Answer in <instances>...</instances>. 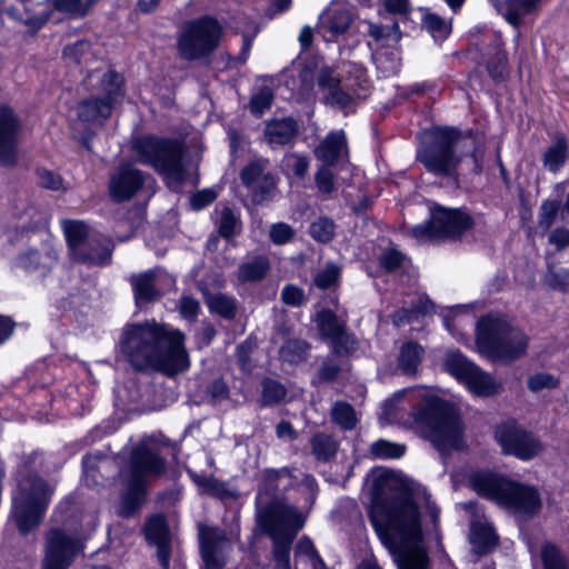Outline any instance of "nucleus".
Wrapping results in <instances>:
<instances>
[{
  "instance_id": "nucleus-1",
  "label": "nucleus",
  "mask_w": 569,
  "mask_h": 569,
  "mask_svg": "<svg viewBox=\"0 0 569 569\" xmlns=\"http://www.w3.org/2000/svg\"><path fill=\"white\" fill-rule=\"evenodd\" d=\"M369 519L398 569H430L418 507L400 481L381 479Z\"/></svg>"
},
{
  "instance_id": "nucleus-2",
  "label": "nucleus",
  "mask_w": 569,
  "mask_h": 569,
  "mask_svg": "<svg viewBox=\"0 0 569 569\" xmlns=\"http://www.w3.org/2000/svg\"><path fill=\"white\" fill-rule=\"evenodd\" d=\"M183 340L180 331L156 321L128 323L119 339V353L136 373L173 377L189 368Z\"/></svg>"
},
{
  "instance_id": "nucleus-3",
  "label": "nucleus",
  "mask_w": 569,
  "mask_h": 569,
  "mask_svg": "<svg viewBox=\"0 0 569 569\" xmlns=\"http://www.w3.org/2000/svg\"><path fill=\"white\" fill-rule=\"evenodd\" d=\"M476 346L488 360L511 363L527 355L529 337L505 317L489 313L477 321Z\"/></svg>"
},
{
  "instance_id": "nucleus-4",
  "label": "nucleus",
  "mask_w": 569,
  "mask_h": 569,
  "mask_svg": "<svg viewBox=\"0 0 569 569\" xmlns=\"http://www.w3.org/2000/svg\"><path fill=\"white\" fill-rule=\"evenodd\" d=\"M411 417L419 433L439 451L459 447L463 427L457 408L450 402L436 396L426 397L412 409Z\"/></svg>"
},
{
  "instance_id": "nucleus-5",
  "label": "nucleus",
  "mask_w": 569,
  "mask_h": 569,
  "mask_svg": "<svg viewBox=\"0 0 569 569\" xmlns=\"http://www.w3.org/2000/svg\"><path fill=\"white\" fill-rule=\"evenodd\" d=\"M470 482L478 495L496 501L515 513L531 518L541 508V498L535 487L512 481L490 471L475 472Z\"/></svg>"
},
{
  "instance_id": "nucleus-6",
  "label": "nucleus",
  "mask_w": 569,
  "mask_h": 569,
  "mask_svg": "<svg viewBox=\"0 0 569 569\" xmlns=\"http://www.w3.org/2000/svg\"><path fill=\"white\" fill-rule=\"evenodd\" d=\"M132 150L140 163L150 166L162 174L169 186H179L186 180L183 158L187 147L181 140L143 136L132 141Z\"/></svg>"
},
{
  "instance_id": "nucleus-7",
  "label": "nucleus",
  "mask_w": 569,
  "mask_h": 569,
  "mask_svg": "<svg viewBox=\"0 0 569 569\" xmlns=\"http://www.w3.org/2000/svg\"><path fill=\"white\" fill-rule=\"evenodd\" d=\"M257 526L273 541V559H290L291 545L303 528L306 515L282 499H273L256 513Z\"/></svg>"
},
{
  "instance_id": "nucleus-8",
  "label": "nucleus",
  "mask_w": 569,
  "mask_h": 569,
  "mask_svg": "<svg viewBox=\"0 0 569 569\" xmlns=\"http://www.w3.org/2000/svg\"><path fill=\"white\" fill-rule=\"evenodd\" d=\"M56 483L38 473L26 475L12 497L11 517L20 535L36 530L46 515Z\"/></svg>"
},
{
  "instance_id": "nucleus-9",
  "label": "nucleus",
  "mask_w": 569,
  "mask_h": 569,
  "mask_svg": "<svg viewBox=\"0 0 569 569\" xmlns=\"http://www.w3.org/2000/svg\"><path fill=\"white\" fill-rule=\"evenodd\" d=\"M467 139L452 128H438L423 133L417 159L425 168L437 176H453L462 156L457 154V148Z\"/></svg>"
},
{
  "instance_id": "nucleus-10",
  "label": "nucleus",
  "mask_w": 569,
  "mask_h": 569,
  "mask_svg": "<svg viewBox=\"0 0 569 569\" xmlns=\"http://www.w3.org/2000/svg\"><path fill=\"white\" fill-rule=\"evenodd\" d=\"M325 92L323 102L338 109L349 107L355 99L366 97L367 78L358 66H351L346 76H339L331 67H322L316 77Z\"/></svg>"
},
{
  "instance_id": "nucleus-11",
  "label": "nucleus",
  "mask_w": 569,
  "mask_h": 569,
  "mask_svg": "<svg viewBox=\"0 0 569 569\" xmlns=\"http://www.w3.org/2000/svg\"><path fill=\"white\" fill-rule=\"evenodd\" d=\"M473 224V219L467 211L437 206L431 209L429 221L413 227L411 234L418 240H455Z\"/></svg>"
},
{
  "instance_id": "nucleus-12",
  "label": "nucleus",
  "mask_w": 569,
  "mask_h": 569,
  "mask_svg": "<svg viewBox=\"0 0 569 569\" xmlns=\"http://www.w3.org/2000/svg\"><path fill=\"white\" fill-rule=\"evenodd\" d=\"M350 30L361 36H397L400 33L396 23L392 24V30H387V27H381L367 20H359L356 23L352 13L336 2H331L319 16L317 29L319 33L328 32L338 36Z\"/></svg>"
},
{
  "instance_id": "nucleus-13",
  "label": "nucleus",
  "mask_w": 569,
  "mask_h": 569,
  "mask_svg": "<svg viewBox=\"0 0 569 569\" xmlns=\"http://www.w3.org/2000/svg\"><path fill=\"white\" fill-rule=\"evenodd\" d=\"M103 98L92 97L78 104L77 112L81 121L97 122L108 119L112 113L114 102L123 96V78L114 70L103 73L100 79Z\"/></svg>"
},
{
  "instance_id": "nucleus-14",
  "label": "nucleus",
  "mask_w": 569,
  "mask_h": 569,
  "mask_svg": "<svg viewBox=\"0 0 569 569\" xmlns=\"http://www.w3.org/2000/svg\"><path fill=\"white\" fill-rule=\"evenodd\" d=\"M445 367L448 372L466 383L477 396L488 397L497 391L492 377L469 361L460 352H449L445 360Z\"/></svg>"
},
{
  "instance_id": "nucleus-15",
  "label": "nucleus",
  "mask_w": 569,
  "mask_h": 569,
  "mask_svg": "<svg viewBox=\"0 0 569 569\" xmlns=\"http://www.w3.org/2000/svg\"><path fill=\"white\" fill-rule=\"evenodd\" d=\"M496 439L508 455L529 460L542 451L543 446L531 432L515 422H506L497 427Z\"/></svg>"
},
{
  "instance_id": "nucleus-16",
  "label": "nucleus",
  "mask_w": 569,
  "mask_h": 569,
  "mask_svg": "<svg viewBox=\"0 0 569 569\" xmlns=\"http://www.w3.org/2000/svg\"><path fill=\"white\" fill-rule=\"evenodd\" d=\"M44 540L42 569H69L80 549L78 540L60 528L50 529Z\"/></svg>"
},
{
  "instance_id": "nucleus-17",
  "label": "nucleus",
  "mask_w": 569,
  "mask_h": 569,
  "mask_svg": "<svg viewBox=\"0 0 569 569\" xmlns=\"http://www.w3.org/2000/svg\"><path fill=\"white\" fill-rule=\"evenodd\" d=\"M166 469L164 458L147 442H141L132 448L128 480L147 487L149 480L163 476Z\"/></svg>"
},
{
  "instance_id": "nucleus-18",
  "label": "nucleus",
  "mask_w": 569,
  "mask_h": 569,
  "mask_svg": "<svg viewBox=\"0 0 569 569\" xmlns=\"http://www.w3.org/2000/svg\"><path fill=\"white\" fill-rule=\"evenodd\" d=\"M150 178L132 162L121 161L110 174L109 192L116 202H124L133 198Z\"/></svg>"
},
{
  "instance_id": "nucleus-19",
  "label": "nucleus",
  "mask_w": 569,
  "mask_h": 569,
  "mask_svg": "<svg viewBox=\"0 0 569 569\" xmlns=\"http://www.w3.org/2000/svg\"><path fill=\"white\" fill-rule=\"evenodd\" d=\"M268 166V160H256L246 166L240 174L256 204L270 200L276 190V179Z\"/></svg>"
},
{
  "instance_id": "nucleus-20",
  "label": "nucleus",
  "mask_w": 569,
  "mask_h": 569,
  "mask_svg": "<svg viewBox=\"0 0 569 569\" xmlns=\"http://www.w3.org/2000/svg\"><path fill=\"white\" fill-rule=\"evenodd\" d=\"M20 131L19 116L11 107L0 104V166L12 167L16 164Z\"/></svg>"
},
{
  "instance_id": "nucleus-21",
  "label": "nucleus",
  "mask_w": 569,
  "mask_h": 569,
  "mask_svg": "<svg viewBox=\"0 0 569 569\" xmlns=\"http://www.w3.org/2000/svg\"><path fill=\"white\" fill-rule=\"evenodd\" d=\"M200 552L206 569H222L226 550L230 547L224 530L217 527L198 525Z\"/></svg>"
},
{
  "instance_id": "nucleus-22",
  "label": "nucleus",
  "mask_w": 569,
  "mask_h": 569,
  "mask_svg": "<svg viewBox=\"0 0 569 569\" xmlns=\"http://www.w3.org/2000/svg\"><path fill=\"white\" fill-rule=\"evenodd\" d=\"M149 545L157 547V557L163 569H169L171 558V533L163 516H152L144 526Z\"/></svg>"
},
{
  "instance_id": "nucleus-23",
  "label": "nucleus",
  "mask_w": 569,
  "mask_h": 569,
  "mask_svg": "<svg viewBox=\"0 0 569 569\" xmlns=\"http://www.w3.org/2000/svg\"><path fill=\"white\" fill-rule=\"evenodd\" d=\"M63 231L71 258L74 261H101L108 258V250H104L101 256H91L87 252V246L89 244L90 238L88 237L87 226L83 222L66 221L63 223Z\"/></svg>"
},
{
  "instance_id": "nucleus-24",
  "label": "nucleus",
  "mask_w": 569,
  "mask_h": 569,
  "mask_svg": "<svg viewBox=\"0 0 569 569\" xmlns=\"http://www.w3.org/2000/svg\"><path fill=\"white\" fill-rule=\"evenodd\" d=\"M315 156L322 164L335 167L340 161L347 160L349 149L347 137L342 130L327 134L315 148Z\"/></svg>"
},
{
  "instance_id": "nucleus-25",
  "label": "nucleus",
  "mask_w": 569,
  "mask_h": 569,
  "mask_svg": "<svg viewBox=\"0 0 569 569\" xmlns=\"http://www.w3.org/2000/svg\"><path fill=\"white\" fill-rule=\"evenodd\" d=\"M299 134V124L291 118L272 119L263 129V138L271 147H284L295 142Z\"/></svg>"
},
{
  "instance_id": "nucleus-26",
  "label": "nucleus",
  "mask_w": 569,
  "mask_h": 569,
  "mask_svg": "<svg viewBox=\"0 0 569 569\" xmlns=\"http://www.w3.org/2000/svg\"><path fill=\"white\" fill-rule=\"evenodd\" d=\"M57 260L58 254L51 248L43 252L37 249H28L17 257L16 264L27 272L37 273L40 278H44L52 270Z\"/></svg>"
},
{
  "instance_id": "nucleus-27",
  "label": "nucleus",
  "mask_w": 569,
  "mask_h": 569,
  "mask_svg": "<svg viewBox=\"0 0 569 569\" xmlns=\"http://www.w3.org/2000/svg\"><path fill=\"white\" fill-rule=\"evenodd\" d=\"M498 10L502 13L506 20L518 27L522 19L535 12L542 0H505L503 3H500L499 0H489Z\"/></svg>"
},
{
  "instance_id": "nucleus-28",
  "label": "nucleus",
  "mask_w": 569,
  "mask_h": 569,
  "mask_svg": "<svg viewBox=\"0 0 569 569\" xmlns=\"http://www.w3.org/2000/svg\"><path fill=\"white\" fill-rule=\"evenodd\" d=\"M469 541L477 555H487L497 547L498 536L489 523L475 520L470 526Z\"/></svg>"
},
{
  "instance_id": "nucleus-29",
  "label": "nucleus",
  "mask_w": 569,
  "mask_h": 569,
  "mask_svg": "<svg viewBox=\"0 0 569 569\" xmlns=\"http://www.w3.org/2000/svg\"><path fill=\"white\" fill-rule=\"evenodd\" d=\"M219 38H179L178 50L184 60L207 58L217 47Z\"/></svg>"
},
{
  "instance_id": "nucleus-30",
  "label": "nucleus",
  "mask_w": 569,
  "mask_h": 569,
  "mask_svg": "<svg viewBox=\"0 0 569 569\" xmlns=\"http://www.w3.org/2000/svg\"><path fill=\"white\" fill-rule=\"evenodd\" d=\"M154 281L156 274L152 271L131 277L130 282L133 288L136 305L139 308L160 298V292L156 288Z\"/></svg>"
},
{
  "instance_id": "nucleus-31",
  "label": "nucleus",
  "mask_w": 569,
  "mask_h": 569,
  "mask_svg": "<svg viewBox=\"0 0 569 569\" xmlns=\"http://www.w3.org/2000/svg\"><path fill=\"white\" fill-rule=\"evenodd\" d=\"M270 270V261L263 254L247 258L237 270V279L240 283L261 281Z\"/></svg>"
},
{
  "instance_id": "nucleus-32",
  "label": "nucleus",
  "mask_w": 569,
  "mask_h": 569,
  "mask_svg": "<svg viewBox=\"0 0 569 569\" xmlns=\"http://www.w3.org/2000/svg\"><path fill=\"white\" fill-rule=\"evenodd\" d=\"M194 483L201 489L202 493L209 495L220 500H230L237 498V492L231 489L226 481L214 477L203 475H191Z\"/></svg>"
},
{
  "instance_id": "nucleus-33",
  "label": "nucleus",
  "mask_w": 569,
  "mask_h": 569,
  "mask_svg": "<svg viewBox=\"0 0 569 569\" xmlns=\"http://www.w3.org/2000/svg\"><path fill=\"white\" fill-rule=\"evenodd\" d=\"M311 345L299 338H291L284 341L279 349V358L282 362L298 366L307 361Z\"/></svg>"
},
{
  "instance_id": "nucleus-34",
  "label": "nucleus",
  "mask_w": 569,
  "mask_h": 569,
  "mask_svg": "<svg viewBox=\"0 0 569 569\" xmlns=\"http://www.w3.org/2000/svg\"><path fill=\"white\" fill-rule=\"evenodd\" d=\"M311 453L318 461L327 462L335 458L339 445L338 441L328 433L316 432L310 438Z\"/></svg>"
},
{
  "instance_id": "nucleus-35",
  "label": "nucleus",
  "mask_w": 569,
  "mask_h": 569,
  "mask_svg": "<svg viewBox=\"0 0 569 569\" xmlns=\"http://www.w3.org/2000/svg\"><path fill=\"white\" fill-rule=\"evenodd\" d=\"M144 486L128 480L127 491L121 497L118 513L122 518H130L142 505L146 496Z\"/></svg>"
},
{
  "instance_id": "nucleus-36",
  "label": "nucleus",
  "mask_w": 569,
  "mask_h": 569,
  "mask_svg": "<svg viewBox=\"0 0 569 569\" xmlns=\"http://www.w3.org/2000/svg\"><path fill=\"white\" fill-rule=\"evenodd\" d=\"M423 357V349L416 342L409 341L405 343L399 353L398 367L407 373L413 375L417 371V367L421 362Z\"/></svg>"
},
{
  "instance_id": "nucleus-37",
  "label": "nucleus",
  "mask_w": 569,
  "mask_h": 569,
  "mask_svg": "<svg viewBox=\"0 0 569 569\" xmlns=\"http://www.w3.org/2000/svg\"><path fill=\"white\" fill-rule=\"evenodd\" d=\"M206 302L211 312L219 315L226 320L234 319L237 315V302L234 298L223 293L207 295Z\"/></svg>"
},
{
  "instance_id": "nucleus-38",
  "label": "nucleus",
  "mask_w": 569,
  "mask_h": 569,
  "mask_svg": "<svg viewBox=\"0 0 569 569\" xmlns=\"http://www.w3.org/2000/svg\"><path fill=\"white\" fill-rule=\"evenodd\" d=\"M569 158V148L565 139H558L543 153L542 162L545 168L557 172Z\"/></svg>"
},
{
  "instance_id": "nucleus-39",
  "label": "nucleus",
  "mask_w": 569,
  "mask_h": 569,
  "mask_svg": "<svg viewBox=\"0 0 569 569\" xmlns=\"http://www.w3.org/2000/svg\"><path fill=\"white\" fill-rule=\"evenodd\" d=\"M317 326L321 337L330 340L347 328L346 323L340 321L337 315L329 309H323L318 312Z\"/></svg>"
},
{
  "instance_id": "nucleus-40",
  "label": "nucleus",
  "mask_w": 569,
  "mask_h": 569,
  "mask_svg": "<svg viewBox=\"0 0 569 569\" xmlns=\"http://www.w3.org/2000/svg\"><path fill=\"white\" fill-rule=\"evenodd\" d=\"M221 32L222 27L217 19L212 17H201L188 21L182 36H220Z\"/></svg>"
},
{
  "instance_id": "nucleus-41",
  "label": "nucleus",
  "mask_w": 569,
  "mask_h": 569,
  "mask_svg": "<svg viewBox=\"0 0 569 569\" xmlns=\"http://www.w3.org/2000/svg\"><path fill=\"white\" fill-rule=\"evenodd\" d=\"M540 556L545 569H569L567 557L551 542L542 545Z\"/></svg>"
},
{
  "instance_id": "nucleus-42",
  "label": "nucleus",
  "mask_w": 569,
  "mask_h": 569,
  "mask_svg": "<svg viewBox=\"0 0 569 569\" xmlns=\"http://www.w3.org/2000/svg\"><path fill=\"white\" fill-rule=\"evenodd\" d=\"M422 28L429 33H439L448 36L452 32V20L445 19L441 16L425 11L421 17Z\"/></svg>"
},
{
  "instance_id": "nucleus-43",
  "label": "nucleus",
  "mask_w": 569,
  "mask_h": 569,
  "mask_svg": "<svg viewBox=\"0 0 569 569\" xmlns=\"http://www.w3.org/2000/svg\"><path fill=\"white\" fill-rule=\"evenodd\" d=\"M331 419L345 430H351L357 425L355 409L347 402H336L331 409Z\"/></svg>"
},
{
  "instance_id": "nucleus-44",
  "label": "nucleus",
  "mask_w": 569,
  "mask_h": 569,
  "mask_svg": "<svg viewBox=\"0 0 569 569\" xmlns=\"http://www.w3.org/2000/svg\"><path fill=\"white\" fill-rule=\"evenodd\" d=\"M217 226L219 236L224 239H231L233 236L238 234L241 229L239 218L227 207L222 209Z\"/></svg>"
},
{
  "instance_id": "nucleus-45",
  "label": "nucleus",
  "mask_w": 569,
  "mask_h": 569,
  "mask_svg": "<svg viewBox=\"0 0 569 569\" xmlns=\"http://www.w3.org/2000/svg\"><path fill=\"white\" fill-rule=\"evenodd\" d=\"M335 222L327 217H319L309 227V234L320 243H327L335 237Z\"/></svg>"
},
{
  "instance_id": "nucleus-46",
  "label": "nucleus",
  "mask_w": 569,
  "mask_h": 569,
  "mask_svg": "<svg viewBox=\"0 0 569 569\" xmlns=\"http://www.w3.org/2000/svg\"><path fill=\"white\" fill-rule=\"evenodd\" d=\"M331 348L332 355L337 357L350 356L357 350L358 340L353 333L345 328L341 333L331 339Z\"/></svg>"
},
{
  "instance_id": "nucleus-47",
  "label": "nucleus",
  "mask_w": 569,
  "mask_h": 569,
  "mask_svg": "<svg viewBox=\"0 0 569 569\" xmlns=\"http://www.w3.org/2000/svg\"><path fill=\"white\" fill-rule=\"evenodd\" d=\"M342 370V362L335 355L326 357L317 372V378L320 382L330 383L338 379Z\"/></svg>"
},
{
  "instance_id": "nucleus-48",
  "label": "nucleus",
  "mask_w": 569,
  "mask_h": 569,
  "mask_svg": "<svg viewBox=\"0 0 569 569\" xmlns=\"http://www.w3.org/2000/svg\"><path fill=\"white\" fill-rule=\"evenodd\" d=\"M94 0H52L56 10L70 17H82L91 8Z\"/></svg>"
},
{
  "instance_id": "nucleus-49",
  "label": "nucleus",
  "mask_w": 569,
  "mask_h": 569,
  "mask_svg": "<svg viewBox=\"0 0 569 569\" xmlns=\"http://www.w3.org/2000/svg\"><path fill=\"white\" fill-rule=\"evenodd\" d=\"M340 274L341 269L339 266L336 263H327L326 267L315 276L313 282L319 289L327 290L338 286Z\"/></svg>"
},
{
  "instance_id": "nucleus-50",
  "label": "nucleus",
  "mask_w": 569,
  "mask_h": 569,
  "mask_svg": "<svg viewBox=\"0 0 569 569\" xmlns=\"http://www.w3.org/2000/svg\"><path fill=\"white\" fill-rule=\"evenodd\" d=\"M489 76L495 82H502L509 76L507 56L499 50L487 63Z\"/></svg>"
},
{
  "instance_id": "nucleus-51",
  "label": "nucleus",
  "mask_w": 569,
  "mask_h": 569,
  "mask_svg": "<svg viewBox=\"0 0 569 569\" xmlns=\"http://www.w3.org/2000/svg\"><path fill=\"white\" fill-rule=\"evenodd\" d=\"M274 99L271 88L264 86L257 93H254L249 102L250 112L254 116H261L268 110Z\"/></svg>"
},
{
  "instance_id": "nucleus-52",
  "label": "nucleus",
  "mask_w": 569,
  "mask_h": 569,
  "mask_svg": "<svg viewBox=\"0 0 569 569\" xmlns=\"http://www.w3.org/2000/svg\"><path fill=\"white\" fill-rule=\"evenodd\" d=\"M370 452L377 458H399L405 453V446L381 439L372 443Z\"/></svg>"
},
{
  "instance_id": "nucleus-53",
  "label": "nucleus",
  "mask_w": 569,
  "mask_h": 569,
  "mask_svg": "<svg viewBox=\"0 0 569 569\" xmlns=\"http://www.w3.org/2000/svg\"><path fill=\"white\" fill-rule=\"evenodd\" d=\"M287 395L286 388L276 380L266 379L262 383L263 405L280 402Z\"/></svg>"
},
{
  "instance_id": "nucleus-54",
  "label": "nucleus",
  "mask_w": 569,
  "mask_h": 569,
  "mask_svg": "<svg viewBox=\"0 0 569 569\" xmlns=\"http://www.w3.org/2000/svg\"><path fill=\"white\" fill-rule=\"evenodd\" d=\"M560 209V201L546 200L542 202L539 211L538 226L542 230H548L555 222Z\"/></svg>"
},
{
  "instance_id": "nucleus-55",
  "label": "nucleus",
  "mask_w": 569,
  "mask_h": 569,
  "mask_svg": "<svg viewBox=\"0 0 569 569\" xmlns=\"http://www.w3.org/2000/svg\"><path fill=\"white\" fill-rule=\"evenodd\" d=\"M558 383V379L548 372L532 375L527 380V387L532 392H539L543 389H553Z\"/></svg>"
},
{
  "instance_id": "nucleus-56",
  "label": "nucleus",
  "mask_w": 569,
  "mask_h": 569,
  "mask_svg": "<svg viewBox=\"0 0 569 569\" xmlns=\"http://www.w3.org/2000/svg\"><path fill=\"white\" fill-rule=\"evenodd\" d=\"M290 472L287 468L279 470H267L259 486V493L273 495L277 490V481L282 477H289Z\"/></svg>"
},
{
  "instance_id": "nucleus-57",
  "label": "nucleus",
  "mask_w": 569,
  "mask_h": 569,
  "mask_svg": "<svg viewBox=\"0 0 569 569\" xmlns=\"http://www.w3.org/2000/svg\"><path fill=\"white\" fill-rule=\"evenodd\" d=\"M545 283L555 290L563 291L569 284V271L556 270L550 266L545 276Z\"/></svg>"
},
{
  "instance_id": "nucleus-58",
  "label": "nucleus",
  "mask_w": 569,
  "mask_h": 569,
  "mask_svg": "<svg viewBox=\"0 0 569 569\" xmlns=\"http://www.w3.org/2000/svg\"><path fill=\"white\" fill-rule=\"evenodd\" d=\"M207 395L211 403L218 405L229 398L230 391L228 385L222 379H216L208 385Z\"/></svg>"
},
{
  "instance_id": "nucleus-59",
  "label": "nucleus",
  "mask_w": 569,
  "mask_h": 569,
  "mask_svg": "<svg viewBox=\"0 0 569 569\" xmlns=\"http://www.w3.org/2000/svg\"><path fill=\"white\" fill-rule=\"evenodd\" d=\"M331 168L330 166L322 164L316 173L317 188L323 193H331L335 190Z\"/></svg>"
},
{
  "instance_id": "nucleus-60",
  "label": "nucleus",
  "mask_w": 569,
  "mask_h": 569,
  "mask_svg": "<svg viewBox=\"0 0 569 569\" xmlns=\"http://www.w3.org/2000/svg\"><path fill=\"white\" fill-rule=\"evenodd\" d=\"M269 236L273 243L284 244L293 238L295 230L287 223L278 222L271 226Z\"/></svg>"
},
{
  "instance_id": "nucleus-61",
  "label": "nucleus",
  "mask_w": 569,
  "mask_h": 569,
  "mask_svg": "<svg viewBox=\"0 0 569 569\" xmlns=\"http://www.w3.org/2000/svg\"><path fill=\"white\" fill-rule=\"evenodd\" d=\"M281 300L291 307H299L305 302L303 290L293 284H287L281 291Z\"/></svg>"
},
{
  "instance_id": "nucleus-62",
  "label": "nucleus",
  "mask_w": 569,
  "mask_h": 569,
  "mask_svg": "<svg viewBox=\"0 0 569 569\" xmlns=\"http://www.w3.org/2000/svg\"><path fill=\"white\" fill-rule=\"evenodd\" d=\"M403 259L405 256L400 251L396 249H388L381 254L380 264L385 270L391 272L402 264Z\"/></svg>"
},
{
  "instance_id": "nucleus-63",
  "label": "nucleus",
  "mask_w": 569,
  "mask_h": 569,
  "mask_svg": "<svg viewBox=\"0 0 569 569\" xmlns=\"http://www.w3.org/2000/svg\"><path fill=\"white\" fill-rule=\"evenodd\" d=\"M91 44L87 39H80L74 44L66 47L63 56L74 62H80L81 59L88 53Z\"/></svg>"
},
{
  "instance_id": "nucleus-64",
  "label": "nucleus",
  "mask_w": 569,
  "mask_h": 569,
  "mask_svg": "<svg viewBox=\"0 0 569 569\" xmlns=\"http://www.w3.org/2000/svg\"><path fill=\"white\" fill-rule=\"evenodd\" d=\"M216 197V192L209 189L198 191L190 198L191 207L194 210H200L213 202Z\"/></svg>"
}]
</instances>
